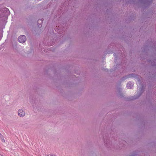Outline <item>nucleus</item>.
Wrapping results in <instances>:
<instances>
[{"label": "nucleus", "mask_w": 156, "mask_h": 156, "mask_svg": "<svg viewBox=\"0 0 156 156\" xmlns=\"http://www.w3.org/2000/svg\"><path fill=\"white\" fill-rule=\"evenodd\" d=\"M133 74H130L129 75H128L127 76H126L124 77H123L122 78V80H124L128 78H130L131 77H132L133 76Z\"/></svg>", "instance_id": "nucleus-4"}, {"label": "nucleus", "mask_w": 156, "mask_h": 156, "mask_svg": "<svg viewBox=\"0 0 156 156\" xmlns=\"http://www.w3.org/2000/svg\"><path fill=\"white\" fill-rule=\"evenodd\" d=\"M17 112L19 116L20 117L23 118L25 116V112L22 109H19Z\"/></svg>", "instance_id": "nucleus-2"}, {"label": "nucleus", "mask_w": 156, "mask_h": 156, "mask_svg": "<svg viewBox=\"0 0 156 156\" xmlns=\"http://www.w3.org/2000/svg\"><path fill=\"white\" fill-rule=\"evenodd\" d=\"M133 86V83L131 82L128 83L127 85V87L128 88L131 89Z\"/></svg>", "instance_id": "nucleus-3"}, {"label": "nucleus", "mask_w": 156, "mask_h": 156, "mask_svg": "<svg viewBox=\"0 0 156 156\" xmlns=\"http://www.w3.org/2000/svg\"><path fill=\"white\" fill-rule=\"evenodd\" d=\"M26 36L24 35H21L18 37V40L19 42L23 43L26 41Z\"/></svg>", "instance_id": "nucleus-1"}, {"label": "nucleus", "mask_w": 156, "mask_h": 156, "mask_svg": "<svg viewBox=\"0 0 156 156\" xmlns=\"http://www.w3.org/2000/svg\"><path fill=\"white\" fill-rule=\"evenodd\" d=\"M1 140L2 141V142H5V140L3 138V137L2 138H1Z\"/></svg>", "instance_id": "nucleus-7"}, {"label": "nucleus", "mask_w": 156, "mask_h": 156, "mask_svg": "<svg viewBox=\"0 0 156 156\" xmlns=\"http://www.w3.org/2000/svg\"><path fill=\"white\" fill-rule=\"evenodd\" d=\"M46 156H55V155H53V154H49V155Z\"/></svg>", "instance_id": "nucleus-8"}, {"label": "nucleus", "mask_w": 156, "mask_h": 156, "mask_svg": "<svg viewBox=\"0 0 156 156\" xmlns=\"http://www.w3.org/2000/svg\"><path fill=\"white\" fill-rule=\"evenodd\" d=\"M140 79H138V83H137V84L139 85H140Z\"/></svg>", "instance_id": "nucleus-6"}, {"label": "nucleus", "mask_w": 156, "mask_h": 156, "mask_svg": "<svg viewBox=\"0 0 156 156\" xmlns=\"http://www.w3.org/2000/svg\"><path fill=\"white\" fill-rule=\"evenodd\" d=\"M0 137L1 138H2L3 137L2 135L0 133Z\"/></svg>", "instance_id": "nucleus-9"}, {"label": "nucleus", "mask_w": 156, "mask_h": 156, "mask_svg": "<svg viewBox=\"0 0 156 156\" xmlns=\"http://www.w3.org/2000/svg\"><path fill=\"white\" fill-rule=\"evenodd\" d=\"M143 91L142 89H141L140 90H139L137 91V94L139 93L138 97H139L141 94L143 92Z\"/></svg>", "instance_id": "nucleus-5"}]
</instances>
